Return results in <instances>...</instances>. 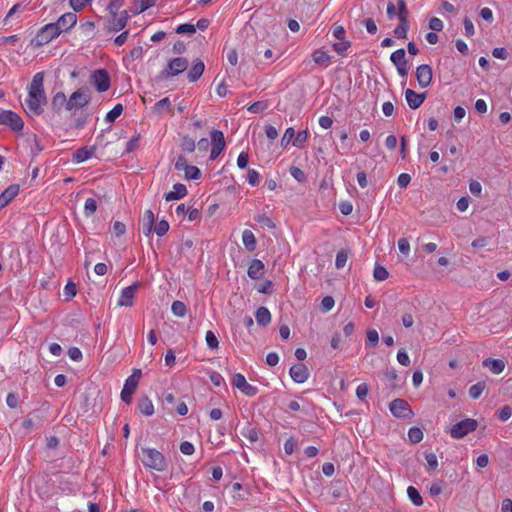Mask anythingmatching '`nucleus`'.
<instances>
[{"label":"nucleus","mask_w":512,"mask_h":512,"mask_svg":"<svg viewBox=\"0 0 512 512\" xmlns=\"http://www.w3.org/2000/svg\"><path fill=\"white\" fill-rule=\"evenodd\" d=\"M47 103L44 90V72L36 73L28 85V97L26 99V113L28 116H39L43 113V105Z\"/></svg>","instance_id":"obj_1"},{"label":"nucleus","mask_w":512,"mask_h":512,"mask_svg":"<svg viewBox=\"0 0 512 512\" xmlns=\"http://www.w3.org/2000/svg\"><path fill=\"white\" fill-rule=\"evenodd\" d=\"M139 457L146 468L163 472L168 467L166 458L157 449L142 447Z\"/></svg>","instance_id":"obj_2"},{"label":"nucleus","mask_w":512,"mask_h":512,"mask_svg":"<svg viewBox=\"0 0 512 512\" xmlns=\"http://www.w3.org/2000/svg\"><path fill=\"white\" fill-rule=\"evenodd\" d=\"M189 62L184 57H176L171 59L167 66L157 75L158 81H165L172 77L178 76L188 68Z\"/></svg>","instance_id":"obj_3"},{"label":"nucleus","mask_w":512,"mask_h":512,"mask_svg":"<svg viewBox=\"0 0 512 512\" xmlns=\"http://www.w3.org/2000/svg\"><path fill=\"white\" fill-rule=\"evenodd\" d=\"M409 12L405 0H398L399 25L394 29V36L398 39H405L410 28Z\"/></svg>","instance_id":"obj_4"},{"label":"nucleus","mask_w":512,"mask_h":512,"mask_svg":"<svg viewBox=\"0 0 512 512\" xmlns=\"http://www.w3.org/2000/svg\"><path fill=\"white\" fill-rule=\"evenodd\" d=\"M91 101V95L88 88H79L76 91H74L67 103H66V110H78L81 109L89 104Z\"/></svg>","instance_id":"obj_5"},{"label":"nucleus","mask_w":512,"mask_h":512,"mask_svg":"<svg viewBox=\"0 0 512 512\" xmlns=\"http://www.w3.org/2000/svg\"><path fill=\"white\" fill-rule=\"evenodd\" d=\"M60 35V30L54 23H49L42 27L36 36L32 39L31 44L35 47L43 46Z\"/></svg>","instance_id":"obj_6"},{"label":"nucleus","mask_w":512,"mask_h":512,"mask_svg":"<svg viewBox=\"0 0 512 512\" xmlns=\"http://www.w3.org/2000/svg\"><path fill=\"white\" fill-rule=\"evenodd\" d=\"M0 125L9 127L14 132H22L24 122L22 118L11 110L0 109Z\"/></svg>","instance_id":"obj_7"},{"label":"nucleus","mask_w":512,"mask_h":512,"mask_svg":"<svg viewBox=\"0 0 512 512\" xmlns=\"http://www.w3.org/2000/svg\"><path fill=\"white\" fill-rule=\"evenodd\" d=\"M477 427L478 422L475 419L467 418L453 425L450 429V434L454 439H461L475 431Z\"/></svg>","instance_id":"obj_8"},{"label":"nucleus","mask_w":512,"mask_h":512,"mask_svg":"<svg viewBox=\"0 0 512 512\" xmlns=\"http://www.w3.org/2000/svg\"><path fill=\"white\" fill-rule=\"evenodd\" d=\"M390 412L393 416L402 419H410L414 416V412L409 403L401 398L394 399L389 404Z\"/></svg>","instance_id":"obj_9"},{"label":"nucleus","mask_w":512,"mask_h":512,"mask_svg":"<svg viewBox=\"0 0 512 512\" xmlns=\"http://www.w3.org/2000/svg\"><path fill=\"white\" fill-rule=\"evenodd\" d=\"M140 378H141V370L134 369L132 375H130L126 379L124 387L121 391V399L125 403L129 404L131 402V397L134 394V392L138 386Z\"/></svg>","instance_id":"obj_10"},{"label":"nucleus","mask_w":512,"mask_h":512,"mask_svg":"<svg viewBox=\"0 0 512 512\" xmlns=\"http://www.w3.org/2000/svg\"><path fill=\"white\" fill-rule=\"evenodd\" d=\"M91 82L99 92H105L110 88V77L104 69L95 70L91 75Z\"/></svg>","instance_id":"obj_11"},{"label":"nucleus","mask_w":512,"mask_h":512,"mask_svg":"<svg viewBox=\"0 0 512 512\" xmlns=\"http://www.w3.org/2000/svg\"><path fill=\"white\" fill-rule=\"evenodd\" d=\"M212 149L210 159L215 160L225 148L224 134L220 130H213L211 132Z\"/></svg>","instance_id":"obj_12"},{"label":"nucleus","mask_w":512,"mask_h":512,"mask_svg":"<svg viewBox=\"0 0 512 512\" xmlns=\"http://www.w3.org/2000/svg\"><path fill=\"white\" fill-rule=\"evenodd\" d=\"M433 78L432 68L428 64H421L416 68V79L421 88L428 87Z\"/></svg>","instance_id":"obj_13"},{"label":"nucleus","mask_w":512,"mask_h":512,"mask_svg":"<svg viewBox=\"0 0 512 512\" xmlns=\"http://www.w3.org/2000/svg\"><path fill=\"white\" fill-rule=\"evenodd\" d=\"M139 286H140V283L135 282L132 285L124 288L119 297L118 306L131 307L133 305L135 293H136L137 289L139 288Z\"/></svg>","instance_id":"obj_14"},{"label":"nucleus","mask_w":512,"mask_h":512,"mask_svg":"<svg viewBox=\"0 0 512 512\" xmlns=\"http://www.w3.org/2000/svg\"><path fill=\"white\" fill-rule=\"evenodd\" d=\"M128 12L126 10L121 11L120 13L113 12L111 20H109L108 31L109 32H117L122 30L128 21Z\"/></svg>","instance_id":"obj_15"},{"label":"nucleus","mask_w":512,"mask_h":512,"mask_svg":"<svg viewBox=\"0 0 512 512\" xmlns=\"http://www.w3.org/2000/svg\"><path fill=\"white\" fill-rule=\"evenodd\" d=\"M233 385L240 389L244 394H246L249 397L255 396L258 392L257 387L247 383L245 377L240 373L234 375Z\"/></svg>","instance_id":"obj_16"},{"label":"nucleus","mask_w":512,"mask_h":512,"mask_svg":"<svg viewBox=\"0 0 512 512\" xmlns=\"http://www.w3.org/2000/svg\"><path fill=\"white\" fill-rule=\"evenodd\" d=\"M290 376L296 383H304L309 377V370L306 365L298 363L290 368Z\"/></svg>","instance_id":"obj_17"},{"label":"nucleus","mask_w":512,"mask_h":512,"mask_svg":"<svg viewBox=\"0 0 512 512\" xmlns=\"http://www.w3.org/2000/svg\"><path fill=\"white\" fill-rule=\"evenodd\" d=\"M405 98H406L408 106L411 109L415 110L423 104V102L425 101V98H426V94L425 93H417L412 89H407L405 91Z\"/></svg>","instance_id":"obj_18"},{"label":"nucleus","mask_w":512,"mask_h":512,"mask_svg":"<svg viewBox=\"0 0 512 512\" xmlns=\"http://www.w3.org/2000/svg\"><path fill=\"white\" fill-rule=\"evenodd\" d=\"M77 22V16L74 12H68L63 14L57 22L54 24L57 25L58 30H60V33L63 31H67L70 28H72Z\"/></svg>","instance_id":"obj_19"},{"label":"nucleus","mask_w":512,"mask_h":512,"mask_svg":"<svg viewBox=\"0 0 512 512\" xmlns=\"http://www.w3.org/2000/svg\"><path fill=\"white\" fill-rule=\"evenodd\" d=\"M19 193V185L8 186L0 195V210L6 207Z\"/></svg>","instance_id":"obj_20"},{"label":"nucleus","mask_w":512,"mask_h":512,"mask_svg":"<svg viewBox=\"0 0 512 512\" xmlns=\"http://www.w3.org/2000/svg\"><path fill=\"white\" fill-rule=\"evenodd\" d=\"M482 365L488 368L493 374H500L505 369V361L503 359L486 358Z\"/></svg>","instance_id":"obj_21"},{"label":"nucleus","mask_w":512,"mask_h":512,"mask_svg":"<svg viewBox=\"0 0 512 512\" xmlns=\"http://www.w3.org/2000/svg\"><path fill=\"white\" fill-rule=\"evenodd\" d=\"M187 195V188L184 184L177 183L173 186V190L165 193L164 198L166 201L179 200Z\"/></svg>","instance_id":"obj_22"},{"label":"nucleus","mask_w":512,"mask_h":512,"mask_svg":"<svg viewBox=\"0 0 512 512\" xmlns=\"http://www.w3.org/2000/svg\"><path fill=\"white\" fill-rule=\"evenodd\" d=\"M264 268L265 266L261 260L254 259L248 268V276L253 280H257L263 275Z\"/></svg>","instance_id":"obj_23"},{"label":"nucleus","mask_w":512,"mask_h":512,"mask_svg":"<svg viewBox=\"0 0 512 512\" xmlns=\"http://www.w3.org/2000/svg\"><path fill=\"white\" fill-rule=\"evenodd\" d=\"M96 147H82L76 150L73 155V160L77 163H82L90 159L95 153Z\"/></svg>","instance_id":"obj_24"},{"label":"nucleus","mask_w":512,"mask_h":512,"mask_svg":"<svg viewBox=\"0 0 512 512\" xmlns=\"http://www.w3.org/2000/svg\"><path fill=\"white\" fill-rule=\"evenodd\" d=\"M154 213L151 210H146L143 214L141 224L143 233L148 236L151 234L153 226H154Z\"/></svg>","instance_id":"obj_25"},{"label":"nucleus","mask_w":512,"mask_h":512,"mask_svg":"<svg viewBox=\"0 0 512 512\" xmlns=\"http://www.w3.org/2000/svg\"><path fill=\"white\" fill-rule=\"evenodd\" d=\"M204 69L205 65L203 61H196L188 71L187 78L189 82H196L202 76Z\"/></svg>","instance_id":"obj_26"},{"label":"nucleus","mask_w":512,"mask_h":512,"mask_svg":"<svg viewBox=\"0 0 512 512\" xmlns=\"http://www.w3.org/2000/svg\"><path fill=\"white\" fill-rule=\"evenodd\" d=\"M313 61L323 67H327L330 64L331 56L322 49H316L312 54Z\"/></svg>","instance_id":"obj_27"},{"label":"nucleus","mask_w":512,"mask_h":512,"mask_svg":"<svg viewBox=\"0 0 512 512\" xmlns=\"http://www.w3.org/2000/svg\"><path fill=\"white\" fill-rule=\"evenodd\" d=\"M137 407H138L140 413L145 416H151L154 413L153 403L147 396H142L138 400Z\"/></svg>","instance_id":"obj_28"},{"label":"nucleus","mask_w":512,"mask_h":512,"mask_svg":"<svg viewBox=\"0 0 512 512\" xmlns=\"http://www.w3.org/2000/svg\"><path fill=\"white\" fill-rule=\"evenodd\" d=\"M255 317L257 323L262 326H266L271 322V313L264 306H261L256 310Z\"/></svg>","instance_id":"obj_29"},{"label":"nucleus","mask_w":512,"mask_h":512,"mask_svg":"<svg viewBox=\"0 0 512 512\" xmlns=\"http://www.w3.org/2000/svg\"><path fill=\"white\" fill-rule=\"evenodd\" d=\"M241 435L247 438L251 443H255L259 439L258 430L255 426L247 423L241 430Z\"/></svg>","instance_id":"obj_30"},{"label":"nucleus","mask_w":512,"mask_h":512,"mask_svg":"<svg viewBox=\"0 0 512 512\" xmlns=\"http://www.w3.org/2000/svg\"><path fill=\"white\" fill-rule=\"evenodd\" d=\"M67 98L64 92H57L51 100L52 109L55 111H60L63 107L66 108Z\"/></svg>","instance_id":"obj_31"},{"label":"nucleus","mask_w":512,"mask_h":512,"mask_svg":"<svg viewBox=\"0 0 512 512\" xmlns=\"http://www.w3.org/2000/svg\"><path fill=\"white\" fill-rule=\"evenodd\" d=\"M242 242L245 248L249 251H254L256 248V238L252 231L244 230L242 233Z\"/></svg>","instance_id":"obj_32"},{"label":"nucleus","mask_w":512,"mask_h":512,"mask_svg":"<svg viewBox=\"0 0 512 512\" xmlns=\"http://www.w3.org/2000/svg\"><path fill=\"white\" fill-rule=\"evenodd\" d=\"M180 148L183 152L192 153L196 149L195 140L187 135L182 136Z\"/></svg>","instance_id":"obj_33"},{"label":"nucleus","mask_w":512,"mask_h":512,"mask_svg":"<svg viewBox=\"0 0 512 512\" xmlns=\"http://www.w3.org/2000/svg\"><path fill=\"white\" fill-rule=\"evenodd\" d=\"M407 494L414 505L421 506L423 504V498L415 487L409 486L407 488Z\"/></svg>","instance_id":"obj_34"},{"label":"nucleus","mask_w":512,"mask_h":512,"mask_svg":"<svg viewBox=\"0 0 512 512\" xmlns=\"http://www.w3.org/2000/svg\"><path fill=\"white\" fill-rule=\"evenodd\" d=\"M485 388H486V383L484 381H479L469 388V396L472 399H478L481 396V394Z\"/></svg>","instance_id":"obj_35"},{"label":"nucleus","mask_w":512,"mask_h":512,"mask_svg":"<svg viewBox=\"0 0 512 512\" xmlns=\"http://www.w3.org/2000/svg\"><path fill=\"white\" fill-rule=\"evenodd\" d=\"M153 112L156 114H161L163 111H169L171 109V102L168 97H165L161 100H159L154 106H153Z\"/></svg>","instance_id":"obj_36"},{"label":"nucleus","mask_w":512,"mask_h":512,"mask_svg":"<svg viewBox=\"0 0 512 512\" xmlns=\"http://www.w3.org/2000/svg\"><path fill=\"white\" fill-rule=\"evenodd\" d=\"M123 112V106L122 104L118 103L116 104L112 110H110L105 117L106 122L113 123Z\"/></svg>","instance_id":"obj_37"},{"label":"nucleus","mask_w":512,"mask_h":512,"mask_svg":"<svg viewBox=\"0 0 512 512\" xmlns=\"http://www.w3.org/2000/svg\"><path fill=\"white\" fill-rule=\"evenodd\" d=\"M255 221L259 223L262 227H267L269 229H275L276 225L273 220L268 217L266 214H258L255 216Z\"/></svg>","instance_id":"obj_38"},{"label":"nucleus","mask_w":512,"mask_h":512,"mask_svg":"<svg viewBox=\"0 0 512 512\" xmlns=\"http://www.w3.org/2000/svg\"><path fill=\"white\" fill-rule=\"evenodd\" d=\"M390 60L394 65L402 64L403 62H406V52L403 48L397 49L394 51L391 56Z\"/></svg>","instance_id":"obj_39"},{"label":"nucleus","mask_w":512,"mask_h":512,"mask_svg":"<svg viewBox=\"0 0 512 512\" xmlns=\"http://www.w3.org/2000/svg\"><path fill=\"white\" fill-rule=\"evenodd\" d=\"M172 313L177 317H183L186 314V305L179 300H176L172 303L171 306Z\"/></svg>","instance_id":"obj_40"},{"label":"nucleus","mask_w":512,"mask_h":512,"mask_svg":"<svg viewBox=\"0 0 512 512\" xmlns=\"http://www.w3.org/2000/svg\"><path fill=\"white\" fill-rule=\"evenodd\" d=\"M184 172L187 180H198L201 177V171L196 166L188 165Z\"/></svg>","instance_id":"obj_41"},{"label":"nucleus","mask_w":512,"mask_h":512,"mask_svg":"<svg viewBox=\"0 0 512 512\" xmlns=\"http://www.w3.org/2000/svg\"><path fill=\"white\" fill-rule=\"evenodd\" d=\"M408 437L412 443L416 444L423 439V432L418 427H411L408 431Z\"/></svg>","instance_id":"obj_42"},{"label":"nucleus","mask_w":512,"mask_h":512,"mask_svg":"<svg viewBox=\"0 0 512 512\" xmlns=\"http://www.w3.org/2000/svg\"><path fill=\"white\" fill-rule=\"evenodd\" d=\"M379 342V334L376 330L371 329L366 333V344L370 347H376Z\"/></svg>","instance_id":"obj_43"},{"label":"nucleus","mask_w":512,"mask_h":512,"mask_svg":"<svg viewBox=\"0 0 512 512\" xmlns=\"http://www.w3.org/2000/svg\"><path fill=\"white\" fill-rule=\"evenodd\" d=\"M308 136L309 134L307 130L299 131L293 141V146L302 148L304 143L307 141Z\"/></svg>","instance_id":"obj_44"},{"label":"nucleus","mask_w":512,"mask_h":512,"mask_svg":"<svg viewBox=\"0 0 512 512\" xmlns=\"http://www.w3.org/2000/svg\"><path fill=\"white\" fill-rule=\"evenodd\" d=\"M373 276L377 281H384L388 278L389 273L385 267L377 265L374 268Z\"/></svg>","instance_id":"obj_45"},{"label":"nucleus","mask_w":512,"mask_h":512,"mask_svg":"<svg viewBox=\"0 0 512 512\" xmlns=\"http://www.w3.org/2000/svg\"><path fill=\"white\" fill-rule=\"evenodd\" d=\"M175 32L178 34L192 35L196 32V26L194 24H190V23L180 24L176 28Z\"/></svg>","instance_id":"obj_46"},{"label":"nucleus","mask_w":512,"mask_h":512,"mask_svg":"<svg viewBox=\"0 0 512 512\" xmlns=\"http://www.w3.org/2000/svg\"><path fill=\"white\" fill-rule=\"evenodd\" d=\"M348 260V253L344 250H341L336 255L335 266L337 269H342L345 267Z\"/></svg>","instance_id":"obj_47"},{"label":"nucleus","mask_w":512,"mask_h":512,"mask_svg":"<svg viewBox=\"0 0 512 512\" xmlns=\"http://www.w3.org/2000/svg\"><path fill=\"white\" fill-rule=\"evenodd\" d=\"M351 46V43L349 41L340 40V42L333 44V49L335 52H337L339 55H345L348 48Z\"/></svg>","instance_id":"obj_48"},{"label":"nucleus","mask_w":512,"mask_h":512,"mask_svg":"<svg viewBox=\"0 0 512 512\" xmlns=\"http://www.w3.org/2000/svg\"><path fill=\"white\" fill-rule=\"evenodd\" d=\"M97 209V202L95 199L93 198H88L86 201H85V206H84V213L86 216H91L95 213Z\"/></svg>","instance_id":"obj_49"},{"label":"nucleus","mask_w":512,"mask_h":512,"mask_svg":"<svg viewBox=\"0 0 512 512\" xmlns=\"http://www.w3.org/2000/svg\"><path fill=\"white\" fill-rule=\"evenodd\" d=\"M205 340H206L207 346L210 349H217L218 348L219 341H218L216 335L214 334V332L207 331L206 332V336H205Z\"/></svg>","instance_id":"obj_50"},{"label":"nucleus","mask_w":512,"mask_h":512,"mask_svg":"<svg viewBox=\"0 0 512 512\" xmlns=\"http://www.w3.org/2000/svg\"><path fill=\"white\" fill-rule=\"evenodd\" d=\"M168 230L169 223L166 220L159 221L154 227V231L159 237L164 236L168 232Z\"/></svg>","instance_id":"obj_51"},{"label":"nucleus","mask_w":512,"mask_h":512,"mask_svg":"<svg viewBox=\"0 0 512 512\" xmlns=\"http://www.w3.org/2000/svg\"><path fill=\"white\" fill-rule=\"evenodd\" d=\"M386 12L389 20L394 19L396 16L398 17V1L396 3L389 1Z\"/></svg>","instance_id":"obj_52"},{"label":"nucleus","mask_w":512,"mask_h":512,"mask_svg":"<svg viewBox=\"0 0 512 512\" xmlns=\"http://www.w3.org/2000/svg\"><path fill=\"white\" fill-rule=\"evenodd\" d=\"M40 424V418H37V421H34L33 418L28 417L23 421L22 426L26 431H30L32 429L38 428Z\"/></svg>","instance_id":"obj_53"},{"label":"nucleus","mask_w":512,"mask_h":512,"mask_svg":"<svg viewBox=\"0 0 512 512\" xmlns=\"http://www.w3.org/2000/svg\"><path fill=\"white\" fill-rule=\"evenodd\" d=\"M268 105L265 101H256L248 107V111L251 113H259L267 109Z\"/></svg>","instance_id":"obj_54"},{"label":"nucleus","mask_w":512,"mask_h":512,"mask_svg":"<svg viewBox=\"0 0 512 512\" xmlns=\"http://www.w3.org/2000/svg\"><path fill=\"white\" fill-rule=\"evenodd\" d=\"M425 459L429 470H435L438 467L437 456L434 453H425Z\"/></svg>","instance_id":"obj_55"},{"label":"nucleus","mask_w":512,"mask_h":512,"mask_svg":"<svg viewBox=\"0 0 512 512\" xmlns=\"http://www.w3.org/2000/svg\"><path fill=\"white\" fill-rule=\"evenodd\" d=\"M290 174L293 178H295L298 182H305L306 181V175L305 173L303 172V170H301L300 168L298 167H295V166H292L290 168Z\"/></svg>","instance_id":"obj_56"},{"label":"nucleus","mask_w":512,"mask_h":512,"mask_svg":"<svg viewBox=\"0 0 512 512\" xmlns=\"http://www.w3.org/2000/svg\"><path fill=\"white\" fill-rule=\"evenodd\" d=\"M247 181L251 186H256L259 184L260 175L254 169H249L247 173Z\"/></svg>","instance_id":"obj_57"},{"label":"nucleus","mask_w":512,"mask_h":512,"mask_svg":"<svg viewBox=\"0 0 512 512\" xmlns=\"http://www.w3.org/2000/svg\"><path fill=\"white\" fill-rule=\"evenodd\" d=\"M362 24L365 26L369 34H375L377 32V25L372 18L363 19Z\"/></svg>","instance_id":"obj_58"},{"label":"nucleus","mask_w":512,"mask_h":512,"mask_svg":"<svg viewBox=\"0 0 512 512\" xmlns=\"http://www.w3.org/2000/svg\"><path fill=\"white\" fill-rule=\"evenodd\" d=\"M368 392H369V387L365 383L358 385V387L356 388V396L361 401H364L366 399Z\"/></svg>","instance_id":"obj_59"},{"label":"nucleus","mask_w":512,"mask_h":512,"mask_svg":"<svg viewBox=\"0 0 512 512\" xmlns=\"http://www.w3.org/2000/svg\"><path fill=\"white\" fill-rule=\"evenodd\" d=\"M156 1L157 0H136V3L138 4V13L144 12L154 6Z\"/></svg>","instance_id":"obj_60"},{"label":"nucleus","mask_w":512,"mask_h":512,"mask_svg":"<svg viewBox=\"0 0 512 512\" xmlns=\"http://www.w3.org/2000/svg\"><path fill=\"white\" fill-rule=\"evenodd\" d=\"M294 136H295V130L292 127L287 128L282 139H281V145L284 147L287 146L290 143V141L293 139Z\"/></svg>","instance_id":"obj_61"},{"label":"nucleus","mask_w":512,"mask_h":512,"mask_svg":"<svg viewBox=\"0 0 512 512\" xmlns=\"http://www.w3.org/2000/svg\"><path fill=\"white\" fill-rule=\"evenodd\" d=\"M112 232L117 236L120 237L126 232V226L124 223L120 221H115L112 226Z\"/></svg>","instance_id":"obj_62"},{"label":"nucleus","mask_w":512,"mask_h":512,"mask_svg":"<svg viewBox=\"0 0 512 512\" xmlns=\"http://www.w3.org/2000/svg\"><path fill=\"white\" fill-rule=\"evenodd\" d=\"M429 28L432 30V31H441L443 29V22L441 19L437 18V17H432L430 20H429Z\"/></svg>","instance_id":"obj_63"},{"label":"nucleus","mask_w":512,"mask_h":512,"mask_svg":"<svg viewBox=\"0 0 512 512\" xmlns=\"http://www.w3.org/2000/svg\"><path fill=\"white\" fill-rule=\"evenodd\" d=\"M188 165H189L188 161L184 155H179L174 164L175 169L178 171H182V170L184 171L188 167Z\"/></svg>","instance_id":"obj_64"}]
</instances>
